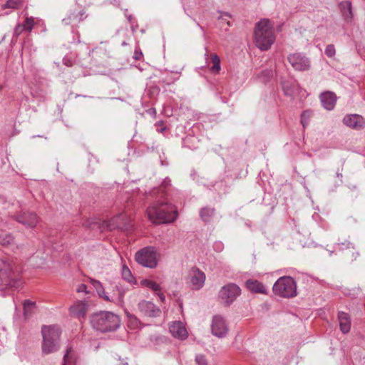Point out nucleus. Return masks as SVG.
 I'll list each match as a JSON object with an SVG mask.
<instances>
[{
  "mask_svg": "<svg viewBox=\"0 0 365 365\" xmlns=\"http://www.w3.org/2000/svg\"><path fill=\"white\" fill-rule=\"evenodd\" d=\"M171 188V180L167 177L159 187L150 192V195L155 200L148 207L147 215L153 223L168 224L176 220L178 216V210L167 200L168 194Z\"/></svg>",
  "mask_w": 365,
  "mask_h": 365,
  "instance_id": "f257e3e1",
  "label": "nucleus"
},
{
  "mask_svg": "<svg viewBox=\"0 0 365 365\" xmlns=\"http://www.w3.org/2000/svg\"><path fill=\"white\" fill-rule=\"evenodd\" d=\"M19 272L16 262L10 257H3L0 259V287L2 290L9 288H19L21 281L18 279Z\"/></svg>",
  "mask_w": 365,
  "mask_h": 365,
  "instance_id": "f03ea898",
  "label": "nucleus"
},
{
  "mask_svg": "<svg viewBox=\"0 0 365 365\" xmlns=\"http://www.w3.org/2000/svg\"><path fill=\"white\" fill-rule=\"evenodd\" d=\"M91 327L101 333L113 332L120 326L118 315L108 311L93 313L90 317Z\"/></svg>",
  "mask_w": 365,
  "mask_h": 365,
  "instance_id": "7ed1b4c3",
  "label": "nucleus"
},
{
  "mask_svg": "<svg viewBox=\"0 0 365 365\" xmlns=\"http://www.w3.org/2000/svg\"><path fill=\"white\" fill-rule=\"evenodd\" d=\"M255 40L256 46L262 51L268 50L273 44L275 36L273 26L268 19H262L257 23L255 28Z\"/></svg>",
  "mask_w": 365,
  "mask_h": 365,
  "instance_id": "20e7f679",
  "label": "nucleus"
},
{
  "mask_svg": "<svg viewBox=\"0 0 365 365\" xmlns=\"http://www.w3.org/2000/svg\"><path fill=\"white\" fill-rule=\"evenodd\" d=\"M130 224V218L124 213L119 214L109 221H96L90 222L86 220L83 223V226L93 230L96 227L98 228L101 232H103L106 230H112L114 229L128 230Z\"/></svg>",
  "mask_w": 365,
  "mask_h": 365,
  "instance_id": "39448f33",
  "label": "nucleus"
},
{
  "mask_svg": "<svg viewBox=\"0 0 365 365\" xmlns=\"http://www.w3.org/2000/svg\"><path fill=\"white\" fill-rule=\"evenodd\" d=\"M43 344L42 351L44 354H48L56 351L59 348V338L61 330L58 326H43L42 329Z\"/></svg>",
  "mask_w": 365,
  "mask_h": 365,
  "instance_id": "423d86ee",
  "label": "nucleus"
},
{
  "mask_svg": "<svg viewBox=\"0 0 365 365\" xmlns=\"http://www.w3.org/2000/svg\"><path fill=\"white\" fill-rule=\"evenodd\" d=\"M274 294L283 298H292L297 296V282L289 276L279 277L272 287Z\"/></svg>",
  "mask_w": 365,
  "mask_h": 365,
  "instance_id": "0eeeda50",
  "label": "nucleus"
},
{
  "mask_svg": "<svg viewBox=\"0 0 365 365\" xmlns=\"http://www.w3.org/2000/svg\"><path fill=\"white\" fill-rule=\"evenodd\" d=\"M135 260L143 267L155 268L158 264L157 252L153 247L143 248L136 252Z\"/></svg>",
  "mask_w": 365,
  "mask_h": 365,
  "instance_id": "6e6552de",
  "label": "nucleus"
},
{
  "mask_svg": "<svg viewBox=\"0 0 365 365\" xmlns=\"http://www.w3.org/2000/svg\"><path fill=\"white\" fill-rule=\"evenodd\" d=\"M14 219L26 228L33 229L40 221V217L36 212L29 210H21L14 215Z\"/></svg>",
  "mask_w": 365,
  "mask_h": 365,
  "instance_id": "1a4fd4ad",
  "label": "nucleus"
},
{
  "mask_svg": "<svg viewBox=\"0 0 365 365\" xmlns=\"http://www.w3.org/2000/svg\"><path fill=\"white\" fill-rule=\"evenodd\" d=\"M241 293L240 288L235 284L230 283L223 286L219 292V297L230 306Z\"/></svg>",
  "mask_w": 365,
  "mask_h": 365,
  "instance_id": "9d476101",
  "label": "nucleus"
},
{
  "mask_svg": "<svg viewBox=\"0 0 365 365\" xmlns=\"http://www.w3.org/2000/svg\"><path fill=\"white\" fill-rule=\"evenodd\" d=\"M287 60L296 71H304L310 68L309 59L301 53L289 54Z\"/></svg>",
  "mask_w": 365,
  "mask_h": 365,
  "instance_id": "9b49d317",
  "label": "nucleus"
},
{
  "mask_svg": "<svg viewBox=\"0 0 365 365\" xmlns=\"http://www.w3.org/2000/svg\"><path fill=\"white\" fill-rule=\"evenodd\" d=\"M211 331L214 336L218 338H223L227 335L228 327L226 321L220 315L213 317L211 324Z\"/></svg>",
  "mask_w": 365,
  "mask_h": 365,
  "instance_id": "f8f14e48",
  "label": "nucleus"
},
{
  "mask_svg": "<svg viewBox=\"0 0 365 365\" xmlns=\"http://www.w3.org/2000/svg\"><path fill=\"white\" fill-rule=\"evenodd\" d=\"M342 122L347 127L356 130H361L365 128V118L359 114H346Z\"/></svg>",
  "mask_w": 365,
  "mask_h": 365,
  "instance_id": "ddd939ff",
  "label": "nucleus"
},
{
  "mask_svg": "<svg viewBox=\"0 0 365 365\" xmlns=\"http://www.w3.org/2000/svg\"><path fill=\"white\" fill-rule=\"evenodd\" d=\"M189 277L193 289L199 290L204 286L205 274L198 268H192L189 272Z\"/></svg>",
  "mask_w": 365,
  "mask_h": 365,
  "instance_id": "4468645a",
  "label": "nucleus"
},
{
  "mask_svg": "<svg viewBox=\"0 0 365 365\" xmlns=\"http://www.w3.org/2000/svg\"><path fill=\"white\" fill-rule=\"evenodd\" d=\"M138 309L145 316L149 317H158L161 314V310L153 302L142 300L138 303Z\"/></svg>",
  "mask_w": 365,
  "mask_h": 365,
  "instance_id": "2eb2a0df",
  "label": "nucleus"
},
{
  "mask_svg": "<svg viewBox=\"0 0 365 365\" xmlns=\"http://www.w3.org/2000/svg\"><path fill=\"white\" fill-rule=\"evenodd\" d=\"M322 107L327 110H332L337 101L336 95L332 91H324L319 95Z\"/></svg>",
  "mask_w": 365,
  "mask_h": 365,
  "instance_id": "dca6fc26",
  "label": "nucleus"
},
{
  "mask_svg": "<svg viewBox=\"0 0 365 365\" xmlns=\"http://www.w3.org/2000/svg\"><path fill=\"white\" fill-rule=\"evenodd\" d=\"M88 308L89 305L86 300H78L70 307V313L78 319L84 318Z\"/></svg>",
  "mask_w": 365,
  "mask_h": 365,
  "instance_id": "f3484780",
  "label": "nucleus"
},
{
  "mask_svg": "<svg viewBox=\"0 0 365 365\" xmlns=\"http://www.w3.org/2000/svg\"><path fill=\"white\" fill-rule=\"evenodd\" d=\"M169 329L170 332L175 338L184 339L187 336V331L182 323L180 321L173 322Z\"/></svg>",
  "mask_w": 365,
  "mask_h": 365,
  "instance_id": "a211bd4d",
  "label": "nucleus"
},
{
  "mask_svg": "<svg viewBox=\"0 0 365 365\" xmlns=\"http://www.w3.org/2000/svg\"><path fill=\"white\" fill-rule=\"evenodd\" d=\"M86 18L85 11H70L68 16L62 20V22L66 24H76L81 22Z\"/></svg>",
  "mask_w": 365,
  "mask_h": 365,
  "instance_id": "6ab92c4d",
  "label": "nucleus"
},
{
  "mask_svg": "<svg viewBox=\"0 0 365 365\" xmlns=\"http://www.w3.org/2000/svg\"><path fill=\"white\" fill-rule=\"evenodd\" d=\"M339 8L340 9L344 20L348 23L351 22L354 17L351 1H341L339 4Z\"/></svg>",
  "mask_w": 365,
  "mask_h": 365,
  "instance_id": "aec40b11",
  "label": "nucleus"
},
{
  "mask_svg": "<svg viewBox=\"0 0 365 365\" xmlns=\"http://www.w3.org/2000/svg\"><path fill=\"white\" fill-rule=\"evenodd\" d=\"M338 320L341 332L347 334L351 329V319L349 315L344 312H339L338 313Z\"/></svg>",
  "mask_w": 365,
  "mask_h": 365,
  "instance_id": "412c9836",
  "label": "nucleus"
},
{
  "mask_svg": "<svg viewBox=\"0 0 365 365\" xmlns=\"http://www.w3.org/2000/svg\"><path fill=\"white\" fill-rule=\"evenodd\" d=\"M246 287L252 292L266 294L267 289L264 285L256 279H248L245 282Z\"/></svg>",
  "mask_w": 365,
  "mask_h": 365,
  "instance_id": "4be33fe9",
  "label": "nucleus"
},
{
  "mask_svg": "<svg viewBox=\"0 0 365 365\" xmlns=\"http://www.w3.org/2000/svg\"><path fill=\"white\" fill-rule=\"evenodd\" d=\"M23 314L26 320L30 319L34 314L36 309V302L26 299L22 302Z\"/></svg>",
  "mask_w": 365,
  "mask_h": 365,
  "instance_id": "5701e85b",
  "label": "nucleus"
},
{
  "mask_svg": "<svg viewBox=\"0 0 365 365\" xmlns=\"http://www.w3.org/2000/svg\"><path fill=\"white\" fill-rule=\"evenodd\" d=\"M215 214L214 207L206 206L200 210V217L205 223L210 222Z\"/></svg>",
  "mask_w": 365,
  "mask_h": 365,
  "instance_id": "b1692460",
  "label": "nucleus"
},
{
  "mask_svg": "<svg viewBox=\"0 0 365 365\" xmlns=\"http://www.w3.org/2000/svg\"><path fill=\"white\" fill-rule=\"evenodd\" d=\"M199 140L192 135H187L182 139V147L190 150H195L198 148Z\"/></svg>",
  "mask_w": 365,
  "mask_h": 365,
  "instance_id": "393cba45",
  "label": "nucleus"
},
{
  "mask_svg": "<svg viewBox=\"0 0 365 365\" xmlns=\"http://www.w3.org/2000/svg\"><path fill=\"white\" fill-rule=\"evenodd\" d=\"M282 87L284 95L292 96L295 91L296 83L292 80L283 81Z\"/></svg>",
  "mask_w": 365,
  "mask_h": 365,
  "instance_id": "a878e982",
  "label": "nucleus"
},
{
  "mask_svg": "<svg viewBox=\"0 0 365 365\" xmlns=\"http://www.w3.org/2000/svg\"><path fill=\"white\" fill-rule=\"evenodd\" d=\"M91 283L93 285V287L96 289L98 294L101 297H103L106 301H110L108 296H107L106 294L104 288L99 281L93 279H91Z\"/></svg>",
  "mask_w": 365,
  "mask_h": 365,
  "instance_id": "bb28decb",
  "label": "nucleus"
},
{
  "mask_svg": "<svg viewBox=\"0 0 365 365\" xmlns=\"http://www.w3.org/2000/svg\"><path fill=\"white\" fill-rule=\"evenodd\" d=\"M211 62L212 63L210 71L213 73H218L221 70L220 59L216 53L211 54Z\"/></svg>",
  "mask_w": 365,
  "mask_h": 365,
  "instance_id": "cd10ccee",
  "label": "nucleus"
},
{
  "mask_svg": "<svg viewBox=\"0 0 365 365\" xmlns=\"http://www.w3.org/2000/svg\"><path fill=\"white\" fill-rule=\"evenodd\" d=\"M0 244L4 247H9L14 244V238L11 234H1Z\"/></svg>",
  "mask_w": 365,
  "mask_h": 365,
  "instance_id": "c85d7f7f",
  "label": "nucleus"
},
{
  "mask_svg": "<svg viewBox=\"0 0 365 365\" xmlns=\"http://www.w3.org/2000/svg\"><path fill=\"white\" fill-rule=\"evenodd\" d=\"M72 347H68L66 350V354L63 356V365H75V359L72 354Z\"/></svg>",
  "mask_w": 365,
  "mask_h": 365,
  "instance_id": "c756f323",
  "label": "nucleus"
},
{
  "mask_svg": "<svg viewBox=\"0 0 365 365\" xmlns=\"http://www.w3.org/2000/svg\"><path fill=\"white\" fill-rule=\"evenodd\" d=\"M121 274H122V277L127 282H128L130 283L135 282V279L133 277L130 270L129 269V268L127 266H125V265L123 266Z\"/></svg>",
  "mask_w": 365,
  "mask_h": 365,
  "instance_id": "7c9ffc66",
  "label": "nucleus"
},
{
  "mask_svg": "<svg viewBox=\"0 0 365 365\" xmlns=\"http://www.w3.org/2000/svg\"><path fill=\"white\" fill-rule=\"evenodd\" d=\"M142 284L155 292L160 291L161 289L158 283L150 279L143 280Z\"/></svg>",
  "mask_w": 365,
  "mask_h": 365,
  "instance_id": "2f4dec72",
  "label": "nucleus"
},
{
  "mask_svg": "<svg viewBox=\"0 0 365 365\" xmlns=\"http://www.w3.org/2000/svg\"><path fill=\"white\" fill-rule=\"evenodd\" d=\"M128 317L129 319V326L132 329H137L139 327L140 322L136 317L132 314H128Z\"/></svg>",
  "mask_w": 365,
  "mask_h": 365,
  "instance_id": "473e14b6",
  "label": "nucleus"
},
{
  "mask_svg": "<svg viewBox=\"0 0 365 365\" xmlns=\"http://www.w3.org/2000/svg\"><path fill=\"white\" fill-rule=\"evenodd\" d=\"M22 1L23 0H8L4 5L3 8L17 9L22 3Z\"/></svg>",
  "mask_w": 365,
  "mask_h": 365,
  "instance_id": "72a5a7b5",
  "label": "nucleus"
},
{
  "mask_svg": "<svg viewBox=\"0 0 365 365\" xmlns=\"http://www.w3.org/2000/svg\"><path fill=\"white\" fill-rule=\"evenodd\" d=\"M24 29L31 32L34 26V19L33 17H26L24 23L22 24Z\"/></svg>",
  "mask_w": 365,
  "mask_h": 365,
  "instance_id": "f704fd0d",
  "label": "nucleus"
},
{
  "mask_svg": "<svg viewBox=\"0 0 365 365\" xmlns=\"http://www.w3.org/2000/svg\"><path fill=\"white\" fill-rule=\"evenodd\" d=\"M335 48L334 46L332 44L327 45L324 53L328 57H332L335 55Z\"/></svg>",
  "mask_w": 365,
  "mask_h": 365,
  "instance_id": "c9c22d12",
  "label": "nucleus"
},
{
  "mask_svg": "<svg viewBox=\"0 0 365 365\" xmlns=\"http://www.w3.org/2000/svg\"><path fill=\"white\" fill-rule=\"evenodd\" d=\"M309 111L305 110L302 113L301 123L304 128H305L306 125L309 123Z\"/></svg>",
  "mask_w": 365,
  "mask_h": 365,
  "instance_id": "e433bc0d",
  "label": "nucleus"
},
{
  "mask_svg": "<svg viewBox=\"0 0 365 365\" xmlns=\"http://www.w3.org/2000/svg\"><path fill=\"white\" fill-rule=\"evenodd\" d=\"M195 361L197 365H207L205 356L202 354H198L195 356Z\"/></svg>",
  "mask_w": 365,
  "mask_h": 365,
  "instance_id": "4c0bfd02",
  "label": "nucleus"
},
{
  "mask_svg": "<svg viewBox=\"0 0 365 365\" xmlns=\"http://www.w3.org/2000/svg\"><path fill=\"white\" fill-rule=\"evenodd\" d=\"M25 31L24 29V27L22 24H17L15 28H14V36H15L16 38H18L19 36L24 31Z\"/></svg>",
  "mask_w": 365,
  "mask_h": 365,
  "instance_id": "58836bf2",
  "label": "nucleus"
},
{
  "mask_svg": "<svg viewBox=\"0 0 365 365\" xmlns=\"http://www.w3.org/2000/svg\"><path fill=\"white\" fill-rule=\"evenodd\" d=\"M76 292H84L86 294H88L89 291L87 289V286L84 284H80L78 287L76 288Z\"/></svg>",
  "mask_w": 365,
  "mask_h": 365,
  "instance_id": "ea45409f",
  "label": "nucleus"
},
{
  "mask_svg": "<svg viewBox=\"0 0 365 365\" xmlns=\"http://www.w3.org/2000/svg\"><path fill=\"white\" fill-rule=\"evenodd\" d=\"M337 245L339 246V249H344V248H350L351 247H353L352 244L349 242H345L342 243H338Z\"/></svg>",
  "mask_w": 365,
  "mask_h": 365,
  "instance_id": "a19ab883",
  "label": "nucleus"
},
{
  "mask_svg": "<svg viewBox=\"0 0 365 365\" xmlns=\"http://www.w3.org/2000/svg\"><path fill=\"white\" fill-rule=\"evenodd\" d=\"M143 56V53L140 51H138V49H135L134 52L133 58L135 60H140L141 57Z\"/></svg>",
  "mask_w": 365,
  "mask_h": 365,
  "instance_id": "79ce46f5",
  "label": "nucleus"
},
{
  "mask_svg": "<svg viewBox=\"0 0 365 365\" xmlns=\"http://www.w3.org/2000/svg\"><path fill=\"white\" fill-rule=\"evenodd\" d=\"M214 248L218 252H220L223 250V244L220 242H215L214 245Z\"/></svg>",
  "mask_w": 365,
  "mask_h": 365,
  "instance_id": "37998d69",
  "label": "nucleus"
},
{
  "mask_svg": "<svg viewBox=\"0 0 365 365\" xmlns=\"http://www.w3.org/2000/svg\"><path fill=\"white\" fill-rule=\"evenodd\" d=\"M63 61V63L67 66H72L73 65L72 61L70 58H64Z\"/></svg>",
  "mask_w": 365,
  "mask_h": 365,
  "instance_id": "c03bdc74",
  "label": "nucleus"
},
{
  "mask_svg": "<svg viewBox=\"0 0 365 365\" xmlns=\"http://www.w3.org/2000/svg\"><path fill=\"white\" fill-rule=\"evenodd\" d=\"M157 294H158V297H159L160 300L162 302H165V296L164 295V294H163V293L160 292V293H158Z\"/></svg>",
  "mask_w": 365,
  "mask_h": 365,
  "instance_id": "a18cd8bd",
  "label": "nucleus"
},
{
  "mask_svg": "<svg viewBox=\"0 0 365 365\" xmlns=\"http://www.w3.org/2000/svg\"><path fill=\"white\" fill-rule=\"evenodd\" d=\"M224 16H227V17H230V15L228 13H223V14L220 15V16L219 17V19L224 20V19H223Z\"/></svg>",
  "mask_w": 365,
  "mask_h": 365,
  "instance_id": "49530a36",
  "label": "nucleus"
},
{
  "mask_svg": "<svg viewBox=\"0 0 365 365\" xmlns=\"http://www.w3.org/2000/svg\"><path fill=\"white\" fill-rule=\"evenodd\" d=\"M336 177L341 178H342V174L341 173H339V172H336Z\"/></svg>",
  "mask_w": 365,
  "mask_h": 365,
  "instance_id": "de8ad7c7",
  "label": "nucleus"
},
{
  "mask_svg": "<svg viewBox=\"0 0 365 365\" xmlns=\"http://www.w3.org/2000/svg\"><path fill=\"white\" fill-rule=\"evenodd\" d=\"M353 255H354V259H356V257L359 256V253H358V252H356V253H355V254L354 253V254H353Z\"/></svg>",
  "mask_w": 365,
  "mask_h": 365,
  "instance_id": "09e8293b",
  "label": "nucleus"
},
{
  "mask_svg": "<svg viewBox=\"0 0 365 365\" xmlns=\"http://www.w3.org/2000/svg\"><path fill=\"white\" fill-rule=\"evenodd\" d=\"M127 45V43L125 41H123L122 43H121V46H125Z\"/></svg>",
  "mask_w": 365,
  "mask_h": 365,
  "instance_id": "8fccbe9b",
  "label": "nucleus"
},
{
  "mask_svg": "<svg viewBox=\"0 0 365 365\" xmlns=\"http://www.w3.org/2000/svg\"><path fill=\"white\" fill-rule=\"evenodd\" d=\"M131 19H132V16H131V15H130V16L128 17V21H131Z\"/></svg>",
  "mask_w": 365,
  "mask_h": 365,
  "instance_id": "3c124183",
  "label": "nucleus"
},
{
  "mask_svg": "<svg viewBox=\"0 0 365 365\" xmlns=\"http://www.w3.org/2000/svg\"><path fill=\"white\" fill-rule=\"evenodd\" d=\"M161 165H168V163H164V162H163V161H161Z\"/></svg>",
  "mask_w": 365,
  "mask_h": 365,
  "instance_id": "603ef678",
  "label": "nucleus"
},
{
  "mask_svg": "<svg viewBox=\"0 0 365 365\" xmlns=\"http://www.w3.org/2000/svg\"><path fill=\"white\" fill-rule=\"evenodd\" d=\"M122 365H128V364L126 361L125 362L122 361Z\"/></svg>",
  "mask_w": 365,
  "mask_h": 365,
  "instance_id": "864d4df0",
  "label": "nucleus"
},
{
  "mask_svg": "<svg viewBox=\"0 0 365 365\" xmlns=\"http://www.w3.org/2000/svg\"><path fill=\"white\" fill-rule=\"evenodd\" d=\"M227 25H228V26H230V22H229V21H227Z\"/></svg>",
  "mask_w": 365,
  "mask_h": 365,
  "instance_id": "5fc2aeb1",
  "label": "nucleus"
},
{
  "mask_svg": "<svg viewBox=\"0 0 365 365\" xmlns=\"http://www.w3.org/2000/svg\"><path fill=\"white\" fill-rule=\"evenodd\" d=\"M2 89V86L0 85V91Z\"/></svg>",
  "mask_w": 365,
  "mask_h": 365,
  "instance_id": "6e6d98bb",
  "label": "nucleus"
}]
</instances>
